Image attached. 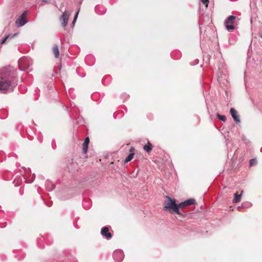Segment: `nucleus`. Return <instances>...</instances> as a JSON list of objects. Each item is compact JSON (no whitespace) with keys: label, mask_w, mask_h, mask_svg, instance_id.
Returning <instances> with one entry per match:
<instances>
[{"label":"nucleus","mask_w":262,"mask_h":262,"mask_svg":"<svg viewBox=\"0 0 262 262\" xmlns=\"http://www.w3.org/2000/svg\"><path fill=\"white\" fill-rule=\"evenodd\" d=\"M166 201L164 202L163 210L168 211L172 214H177L181 215L182 213L178 207V204H176V200L174 199H171L168 195L165 196Z\"/></svg>","instance_id":"1"},{"label":"nucleus","mask_w":262,"mask_h":262,"mask_svg":"<svg viewBox=\"0 0 262 262\" xmlns=\"http://www.w3.org/2000/svg\"><path fill=\"white\" fill-rule=\"evenodd\" d=\"M17 84L16 78L11 80H0V92L4 94L12 92Z\"/></svg>","instance_id":"2"},{"label":"nucleus","mask_w":262,"mask_h":262,"mask_svg":"<svg viewBox=\"0 0 262 262\" xmlns=\"http://www.w3.org/2000/svg\"><path fill=\"white\" fill-rule=\"evenodd\" d=\"M33 63L32 59L29 57H23L18 60L19 69L20 71H25L29 69Z\"/></svg>","instance_id":"3"},{"label":"nucleus","mask_w":262,"mask_h":262,"mask_svg":"<svg viewBox=\"0 0 262 262\" xmlns=\"http://www.w3.org/2000/svg\"><path fill=\"white\" fill-rule=\"evenodd\" d=\"M13 78L16 77L11 75L9 69L5 68L0 69V80H11Z\"/></svg>","instance_id":"4"},{"label":"nucleus","mask_w":262,"mask_h":262,"mask_svg":"<svg viewBox=\"0 0 262 262\" xmlns=\"http://www.w3.org/2000/svg\"><path fill=\"white\" fill-rule=\"evenodd\" d=\"M236 17L234 15H230L225 20L224 24L226 29L229 32L232 31L235 27L233 24L235 23Z\"/></svg>","instance_id":"5"},{"label":"nucleus","mask_w":262,"mask_h":262,"mask_svg":"<svg viewBox=\"0 0 262 262\" xmlns=\"http://www.w3.org/2000/svg\"><path fill=\"white\" fill-rule=\"evenodd\" d=\"M27 13V11H25L16 20L15 24L18 27L23 26L28 21L26 19V15Z\"/></svg>","instance_id":"6"},{"label":"nucleus","mask_w":262,"mask_h":262,"mask_svg":"<svg viewBox=\"0 0 262 262\" xmlns=\"http://www.w3.org/2000/svg\"><path fill=\"white\" fill-rule=\"evenodd\" d=\"M113 257L115 260L120 262L124 258V253L122 250H117L114 252Z\"/></svg>","instance_id":"7"},{"label":"nucleus","mask_w":262,"mask_h":262,"mask_svg":"<svg viewBox=\"0 0 262 262\" xmlns=\"http://www.w3.org/2000/svg\"><path fill=\"white\" fill-rule=\"evenodd\" d=\"M195 204V201L194 199H189L183 202L178 204V209L183 208L187 206H190Z\"/></svg>","instance_id":"8"},{"label":"nucleus","mask_w":262,"mask_h":262,"mask_svg":"<svg viewBox=\"0 0 262 262\" xmlns=\"http://www.w3.org/2000/svg\"><path fill=\"white\" fill-rule=\"evenodd\" d=\"M101 234L107 239H110L112 237V234L109 232L108 227L107 226L102 228L101 230Z\"/></svg>","instance_id":"9"},{"label":"nucleus","mask_w":262,"mask_h":262,"mask_svg":"<svg viewBox=\"0 0 262 262\" xmlns=\"http://www.w3.org/2000/svg\"><path fill=\"white\" fill-rule=\"evenodd\" d=\"M230 113L233 119V120L236 122H240L239 116L237 112L234 108H231L230 110Z\"/></svg>","instance_id":"10"},{"label":"nucleus","mask_w":262,"mask_h":262,"mask_svg":"<svg viewBox=\"0 0 262 262\" xmlns=\"http://www.w3.org/2000/svg\"><path fill=\"white\" fill-rule=\"evenodd\" d=\"M143 149L147 152L149 153L151 151V150L152 149V144L148 141L146 144H145L144 147Z\"/></svg>","instance_id":"11"},{"label":"nucleus","mask_w":262,"mask_h":262,"mask_svg":"<svg viewBox=\"0 0 262 262\" xmlns=\"http://www.w3.org/2000/svg\"><path fill=\"white\" fill-rule=\"evenodd\" d=\"M53 52L54 54L55 57L57 58L59 56V52L58 47L57 45H55L52 49Z\"/></svg>","instance_id":"12"},{"label":"nucleus","mask_w":262,"mask_h":262,"mask_svg":"<svg viewBox=\"0 0 262 262\" xmlns=\"http://www.w3.org/2000/svg\"><path fill=\"white\" fill-rule=\"evenodd\" d=\"M60 20L61 21V25L63 27H66V10L62 12V14L60 17Z\"/></svg>","instance_id":"13"},{"label":"nucleus","mask_w":262,"mask_h":262,"mask_svg":"<svg viewBox=\"0 0 262 262\" xmlns=\"http://www.w3.org/2000/svg\"><path fill=\"white\" fill-rule=\"evenodd\" d=\"M242 194H238L237 193H234V197L233 199V203H237L241 201Z\"/></svg>","instance_id":"14"},{"label":"nucleus","mask_w":262,"mask_h":262,"mask_svg":"<svg viewBox=\"0 0 262 262\" xmlns=\"http://www.w3.org/2000/svg\"><path fill=\"white\" fill-rule=\"evenodd\" d=\"M16 34H14L13 35H12V36H11L10 35H8L7 36H6L1 41V44H3L7 40V39H8L10 36V38H13L14 36H16Z\"/></svg>","instance_id":"15"},{"label":"nucleus","mask_w":262,"mask_h":262,"mask_svg":"<svg viewBox=\"0 0 262 262\" xmlns=\"http://www.w3.org/2000/svg\"><path fill=\"white\" fill-rule=\"evenodd\" d=\"M134 152H132V153H130L128 156L126 158V159H125L124 160V162L125 163H127L129 161H130L133 157H134Z\"/></svg>","instance_id":"16"},{"label":"nucleus","mask_w":262,"mask_h":262,"mask_svg":"<svg viewBox=\"0 0 262 262\" xmlns=\"http://www.w3.org/2000/svg\"><path fill=\"white\" fill-rule=\"evenodd\" d=\"M252 206V204L250 202H245L243 203L241 206L238 207V209L239 210L241 208H248Z\"/></svg>","instance_id":"17"},{"label":"nucleus","mask_w":262,"mask_h":262,"mask_svg":"<svg viewBox=\"0 0 262 262\" xmlns=\"http://www.w3.org/2000/svg\"><path fill=\"white\" fill-rule=\"evenodd\" d=\"M216 117L221 121L225 122L226 121V117L225 115H222L218 113L216 114Z\"/></svg>","instance_id":"18"},{"label":"nucleus","mask_w":262,"mask_h":262,"mask_svg":"<svg viewBox=\"0 0 262 262\" xmlns=\"http://www.w3.org/2000/svg\"><path fill=\"white\" fill-rule=\"evenodd\" d=\"M78 14H79V10H78L75 14L74 18V19L72 22V28H73L75 26V23H76L77 17H78Z\"/></svg>","instance_id":"19"},{"label":"nucleus","mask_w":262,"mask_h":262,"mask_svg":"<svg viewBox=\"0 0 262 262\" xmlns=\"http://www.w3.org/2000/svg\"><path fill=\"white\" fill-rule=\"evenodd\" d=\"M257 163V160L256 159H252L250 160L249 164L250 166H252Z\"/></svg>","instance_id":"20"},{"label":"nucleus","mask_w":262,"mask_h":262,"mask_svg":"<svg viewBox=\"0 0 262 262\" xmlns=\"http://www.w3.org/2000/svg\"><path fill=\"white\" fill-rule=\"evenodd\" d=\"M88 144H83L82 149L84 154H86L88 149Z\"/></svg>","instance_id":"21"},{"label":"nucleus","mask_w":262,"mask_h":262,"mask_svg":"<svg viewBox=\"0 0 262 262\" xmlns=\"http://www.w3.org/2000/svg\"><path fill=\"white\" fill-rule=\"evenodd\" d=\"M202 1V2L205 5L206 7H208V3H209V0H201Z\"/></svg>","instance_id":"22"},{"label":"nucleus","mask_w":262,"mask_h":262,"mask_svg":"<svg viewBox=\"0 0 262 262\" xmlns=\"http://www.w3.org/2000/svg\"><path fill=\"white\" fill-rule=\"evenodd\" d=\"M89 142H90V139H89V137H86V138L85 139V140H84V141L83 144L89 145Z\"/></svg>","instance_id":"23"},{"label":"nucleus","mask_w":262,"mask_h":262,"mask_svg":"<svg viewBox=\"0 0 262 262\" xmlns=\"http://www.w3.org/2000/svg\"><path fill=\"white\" fill-rule=\"evenodd\" d=\"M35 178V175L34 173H33L31 179L30 180H29V181L28 182L29 183H32L34 181Z\"/></svg>","instance_id":"24"},{"label":"nucleus","mask_w":262,"mask_h":262,"mask_svg":"<svg viewBox=\"0 0 262 262\" xmlns=\"http://www.w3.org/2000/svg\"><path fill=\"white\" fill-rule=\"evenodd\" d=\"M47 188L49 191H52V190H53L55 188V186H54V185L53 184H52L51 187H48V186H47Z\"/></svg>","instance_id":"25"},{"label":"nucleus","mask_w":262,"mask_h":262,"mask_svg":"<svg viewBox=\"0 0 262 262\" xmlns=\"http://www.w3.org/2000/svg\"><path fill=\"white\" fill-rule=\"evenodd\" d=\"M48 3H49V1L48 0H42L41 1V5H43L45 4Z\"/></svg>","instance_id":"26"},{"label":"nucleus","mask_w":262,"mask_h":262,"mask_svg":"<svg viewBox=\"0 0 262 262\" xmlns=\"http://www.w3.org/2000/svg\"><path fill=\"white\" fill-rule=\"evenodd\" d=\"M70 14H71V13H68V12H67V18H66L67 24H68V20H69V16H70Z\"/></svg>","instance_id":"27"},{"label":"nucleus","mask_w":262,"mask_h":262,"mask_svg":"<svg viewBox=\"0 0 262 262\" xmlns=\"http://www.w3.org/2000/svg\"><path fill=\"white\" fill-rule=\"evenodd\" d=\"M134 150H135V148L133 147H131L130 149H129V152L130 153H132V152H133L134 151Z\"/></svg>","instance_id":"28"},{"label":"nucleus","mask_w":262,"mask_h":262,"mask_svg":"<svg viewBox=\"0 0 262 262\" xmlns=\"http://www.w3.org/2000/svg\"><path fill=\"white\" fill-rule=\"evenodd\" d=\"M52 146L53 148H54V149L55 148V147H56V144L53 141L52 143Z\"/></svg>","instance_id":"29"},{"label":"nucleus","mask_w":262,"mask_h":262,"mask_svg":"<svg viewBox=\"0 0 262 262\" xmlns=\"http://www.w3.org/2000/svg\"><path fill=\"white\" fill-rule=\"evenodd\" d=\"M99 8V6H96V7H95V11H97V10H98V9Z\"/></svg>","instance_id":"30"},{"label":"nucleus","mask_w":262,"mask_h":262,"mask_svg":"<svg viewBox=\"0 0 262 262\" xmlns=\"http://www.w3.org/2000/svg\"><path fill=\"white\" fill-rule=\"evenodd\" d=\"M259 37L262 38V33L259 34Z\"/></svg>","instance_id":"31"},{"label":"nucleus","mask_w":262,"mask_h":262,"mask_svg":"<svg viewBox=\"0 0 262 262\" xmlns=\"http://www.w3.org/2000/svg\"><path fill=\"white\" fill-rule=\"evenodd\" d=\"M103 13H104V11H103L102 13H99V14L100 15H101V14H103Z\"/></svg>","instance_id":"32"},{"label":"nucleus","mask_w":262,"mask_h":262,"mask_svg":"<svg viewBox=\"0 0 262 262\" xmlns=\"http://www.w3.org/2000/svg\"><path fill=\"white\" fill-rule=\"evenodd\" d=\"M60 11H62V8H60Z\"/></svg>","instance_id":"33"},{"label":"nucleus","mask_w":262,"mask_h":262,"mask_svg":"<svg viewBox=\"0 0 262 262\" xmlns=\"http://www.w3.org/2000/svg\"><path fill=\"white\" fill-rule=\"evenodd\" d=\"M51 204L48 205V206L49 207H50V206H51Z\"/></svg>","instance_id":"34"}]
</instances>
